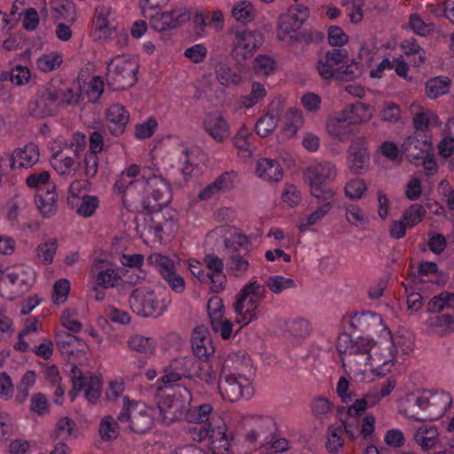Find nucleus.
<instances>
[{"mask_svg":"<svg viewBox=\"0 0 454 454\" xmlns=\"http://www.w3.org/2000/svg\"><path fill=\"white\" fill-rule=\"evenodd\" d=\"M148 196H142V206L150 215L149 226L157 235L165 228L172 229L176 213L167 206L171 200L169 184L160 177L153 178L148 184Z\"/></svg>","mask_w":454,"mask_h":454,"instance_id":"f257e3e1","label":"nucleus"},{"mask_svg":"<svg viewBox=\"0 0 454 454\" xmlns=\"http://www.w3.org/2000/svg\"><path fill=\"white\" fill-rule=\"evenodd\" d=\"M266 288L254 278L247 283L236 295L234 311L237 322L244 325L256 320L259 316V305L266 297Z\"/></svg>","mask_w":454,"mask_h":454,"instance_id":"f03ea898","label":"nucleus"},{"mask_svg":"<svg viewBox=\"0 0 454 454\" xmlns=\"http://www.w3.org/2000/svg\"><path fill=\"white\" fill-rule=\"evenodd\" d=\"M138 69L136 58L117 55L106 63V84L114 90H126L137 82Z\"/></svg>","mask_w":454,"mask_h":454,"instance_id":"7ed1b4c3","label":"nucleus"},{"mask_svg":"<svg viewBox=\"0 0 454 454\" xmlns=\"http://www.w3.org/2000/svg\"><path fill=\"white\" fill-rule=\"evenodd\" d=\"M154 415L153 408L124 396L122 409L118 414V421L120 424H126L127 428L136 434H145L153 427Z\"/></svg>","mask_w":454,"mask_h":454,"instance_id":"20e7f679","label":"nucleus"},{"mask_svg":"<svg viewBox=\"0 0 454 454\" xmlns=\"http://www.w3.org/2000/svg\"><path fill=\"white\" fill-rule=\"evenodd\" d=\"M375 342L372 340H365L358 337L354 340L348 333H343L336 340L338 351L342 366L348 364L349 366H365L371 359V349Z\"/></svg>","mask_w":454,"mask_h":454,"instance_id":"39448f33","label":"nucleus"},{"mask_svg":"<svg viewBox=\"0 0 454 454\" xmlns=\"http://www.w3.org/2000/svg\"><path fill=\"white\" fill-rule=\"evenodd\" d=\"M192 399L190 389L181 385H177L173 395L161 397L158 402L157 408L162 422L171 424L183 419H185Z\"/></svg>","mask_w":454,"mask_h":454,"instance_id":"423d86ee","label":"nucleus"},{"mask_svg":"<svg viewBox=\"0 0 454 454\" xmlns=\"http://www.w3.org/2000/svg\"><path fill=\"white\" fill-rule=\"evenodd\" d=\"M129 303L131 310L142 317L157 318L168 309L166 301L147 287L136 288L129 296Z\"/></svg>","mask_w":454,"mask_h":454,"instance_id":"0eeeda50","label":"nucleus"},{"mask_svg":"<svg viewBox=\"0 0 454 454\" xmlns=\"http://www.w3.org/2000/svg\"><path fill=\"white\" fill-rule=\"evenodd\" d=\"M176 363L183 366L185 378L197 379L207 389H215L218 382L217 373L207 360H199L192 356H185L176 360Z\"/></svg>","mask_w":454,"mask_h":454,"instance_id":"6e6552de","label":"nucleus"},{"mask_svg":"<svg viewBox=\"0 0 454 454\" xmlns=\"http://www.w3.org/2000/svg\"><path fill=\"white\" fill-rule=\"evenodd\" d=\"M191 19L189 9L177 5L169 11L157 12L149 17L151 27L159 33H166L182 27Z\"/></svg>","mask_w":454,"mask_h":454,"instance_id":"1a4fd4ad","label":"nucleus"},{"mask_svg":"<svg viewBox=\"0 0 454 454\" xmlns=\"http://www.w3.org/2000/svg\"><path fill=\"white\" fill-rule=\"evenodd\" d=\"M57 85L48 83L43 90L28 104L29 115L37 119H43L55 115L59 111Z\"/></svg>","mask_w":454,"mask_h":454,"instance_id":"9d476101","label":"nucleus"},{"mask_svg":"<svg viewBox=\"0 0 454 454\" xmlns=\"http://www.w3.org/2000/svg\"><path fill=\"white\" fill-rule=\"evenodd\" d=\"M233 34L235 38L232 54L239 62L251 58L264 41L263 35L257 30H236Z\"/></svg>","mask_w":454,"mask_h":454,"instance_id":"9b49d317","label":"nucleus"},{"mask_svg":"<svg viewBox=\"0 0 454 454\" xmlns=\"http://www.w3.org/2000/svg\"><path fill=\"white\" fill-rule=\"evenodd\" d=\"M309 17V10L303 4L291 5L286 12L278 16V38L284 41L290 33L300 29Z\"/></svg>","mask_w":454,"mask_h":454,"instance_id":"f8f14e48","label":"nucleus"},{"mask_svg":"<svg viewBox=\"0 0 454 454\" xmlns=\"http://www.w3.org/2000/svg\"><path fill=\"white\" fill-rule=\"evenodd\" d=\"M147 262L156 268L161 278L174 292L181 294L184 291L185 281L176 272L173 260L160 254H152L147 257Z\"/></svg>","mask_w":454,"mask_h":454,"instance_id":"ddd939ff","label":"nucleus"},{"mask_svg":"<svg viewBox=\"0 0 454 454\" xmlns=\"http://www.w3.org/2000/svg\"><path fill=\"white\" fill-rule=\"evenodd\" d=\"M215 388L219 390L223 398L230 402H237L241 397H250L253 388L249 380L240 374H230L223 380H218Z\"/></svg>","mask_w":454,"mask_h":454,"instance_id":"4468645a","label":"nucleus"},{"mask_svg":"<svg viewBox=\"0 0 454 454\" xmlns=\"http://www.w3.org/2000/svg\"><path fill=\"white\" fill-rule=\"evenodd\" d=\"M348 61L347 50L334 48L325 52L317 59L316 68L320 77L325 81H331L335 76L338 67Z\"/></svg>","mask_w":454,"mask_h":454,"instance_id":"2eb2a0df","label":"nucleus"},{"mask_svg":"<svg viewBox=\"0 0 454 454\" xmlns=\"http://www.w3.org/2000/svg\"><path fill=\"white\" fill-rule=\"evenodd\" d=\"M348 168L354 174H362L369 168L370 154L364 137L354 139L347 152Z\"/></svg>","mask_w":454,"mask_h":454,"instance_id":"dca6fc26","label":"nucleus"},{"mask_svg":"<svg viewBox=\"0 0 454 454\" xmlns=\"http://www.w3.org/2000/svg\"><path fill=\"white\" fill-rule=\"evenodd\" d=\"M71 378L73 382V391H85V397L90 403H95L101 394V380L98 377L93 376L87 378L82 374L81 370L73 365L71 369Z\"/></svg>","mask_w":454,"mask_h":454,"instance_id":"f3484780","label":"nucleus"},{"mask_svg":"<svg viewBox=\"0 0 454 454\" xmlns=\"http://www.w3.org/2000/svg\"><path fill=\"white\" fill-rule=\"evenodd\" d=\"M326 129L331 137L340 142H346L356 133V127L347 113L342 110L337 116L328 120Z\"/></svg>","mask_w":454,"mask_h":454,"instance_id":"a211bd4d","label":"nucleus"},{"mask_svg":"<svg viewBox=\"0 0 454 454\" xmlns=\"http://www.w3.org/2000/svg\"><path fill=\"white\" fill-rule=\"evenodd\" d=\"M430 151H432V145L425 134L411 135L402 145V152L410 160H420Z\"/></svg>","mask_w":454,"mask_h":454,"instance_id":"6ab92c4d","label":"nucleus"},{"mask_svg":"<svg viewBox=\"0 0 454 454\" xmlns=\"http://www.w3.org/2000/svg\"><path fill=\"white\" fill-rule=\"evenodd\" d=\"M129 121V112L120 104L112 105L106 111V126L109 132L114 137L124 133Z\"/></svg>","mask_w":454,"mask_h":454,"instance_id":"aec40b11","label":"nucleus"},{"mask_svg":"<svg viewBox=\"0 0 454 454\" xmlns=\"http://www.w3.org/2000/svg\"><path fill=\"white\" fill-rule=\"evenodd\" d=\"M153 177H149L146 182L141 180H133L121 173L116 180L114 191L118 194H122L123 201L133 199L137 191H142L143 196H148V184Z\"/></svg>","mask_w":454,"mask_h":454,"instance_id":"412c9836","label":"nucleus"},{"mask_svg":"<svg viewBox=\"0 0 454 454\" xmlns=\"http://www.w3.org/2000/svg\"><path fill=\"white\" fill-rule=\"evenodd\" d=\"M192 348L195 358L207 359L214 354L215 348L208 335L207 328L205 325L197 326L192 335Z\"/></svg>","mask_w":454,"mask_h":454,"instance_id":"4be33fe9","label":"nucleus"},{"mask_svg":"<svg viewBox=\"0 0 454 454\" xmlns=\"http://www.w3.org/2000/svg\"><path fill=\"white\" fill-rule=\"evenodd\" d=\"M335 176V167L328 161L308 168L304 174L305 180L309 185H327V183L333 180Z\"/></svg>","mask_w":454,"mask_h":454,"instance_id":"5701e85b","label":"nucleus"},{"mask_svg":"<svg viewBox=\"0 0 454 454\" xmlns=\"http://www.w3.org/2000/svg\"><path fill=\"white\" fill-rule=\"evenodd\" d=\"M203 126L205 131L215 141L222 143L230 137V125L219 114H209L206 116Z\"/></svg>","mask_w":454,"mask_h":454,"instance_id":"b1692460","label":"nucleus"},{"mask_svg":"<svg viewBox=\"0 0 454 454\" xmlns=\"http://www.w3.org/2000/svg\"><path fill=\"white\" fill-rule=\"evenodd\" d=\"M226 431V425L220 420L209 427L207 440L213 454H223L229 450L230 442Z\"/></svg>","mask_w":454,"mask_h":454,"instance_id":"393cba45","label":"nucleus"},{"mask_svg":"<svg viewBox=\"0 0 454 454\" xmlns=\"http://www.w3.org/2000/svg\"><path fill=\"white\" fill-rule=\"evenodd\" d=\"M206 267L211 275V290L219 293L223 289L226 277L223 272V262L217 255L207 254L204 258Z\"/></svg>","mask_w":454,"mask_h":454,"instance_id":"a878e982","label":"nucleus"},{"mask_svg":"<svg viewBox=\"0 0 454 454\" xmlns=\"http://www.w3.org/2000/svg\"><path fill=\"white\" fill-rule=\"evenodd\" d=\"M369 397L370 396L367 395L362 399L356 400V402L351 406H349L347 411V414L349 417L350 420H342L344 430L351 439H355L356 436V430L358 425V420L356 417H358L367 409Z\"/></svg>","mask_w":454,"mask_h":454,"instance_id":"bb28decb","label":"nucleus"},{"mask_svg":"<svg viewBox=\"0 0 454 454\" xmlns=\"http://www.w3.org/2000/svg\"><path fill=\"white\" fill-rule=\"evenodd\" d=\"M450 403L451 397L448 393H436L430 397V414L425 418H416L415 416H411V418L418 421L437 419L443 416Z\"/></svg>","mask_w":454,"mask_h":454,"instance_id":"cd10ccee","label":"nucleus"},{"mask_svg":"<svg viewBox=\"0 0 454 454\" xmlns=\"http://www.w3.org/2000/svg\"><path fill=\"white\" fill-rule=\"evenodd\" d=\"M54 190L55 185H49L40 189L35 197L37 207L43 217H50L56 212L57 194Z\"/></svg>","mask_w":454,"mask_h":454,"instance_id":"c85d7f7f","label":"nucleus"},{"mask_svg":"<svg viewBox=\"0 0 454 454\" xmlns=\"http://www.w3.org/2000/svg\"><path fill=\"white\" fill-rule=\"evenodd\" d=\"M185 419L190 423L209 426L215 424V421H219V418L213 414V406L210 403H203L194 408L190 406Z\"/></svg>","mask_w":454,"mask_h":454,"instance_id":"c756f323","label":"nucleus"},{"mask_svg":"<svg viewBox=\"0 0 454 454\" xmlns=\"http://www.w3.org/2000/svg\"><path fill=\"white\" fill-rule=\"evenodd\" d=\"M256 173L261 178L269 182H279L283 176L279 162L268 158H262L258 160Z\"/></svg>","mask_w":454,"mask_h":454,"instance_id":"7c9ffc66","label":"nucleus"},{"mask_svg":"<svg viewBox=\"0 0 454 454\" xmlns=\"http://www.w3.org/2000/svg\"><path fill=\"white\" fill-rule=\"evenodd\" d=\"M51 8L54 20H63L72 25L76 20V8L72 0H52Z\"/></svg>","mask_w":454,"mask_h":454,"instance_id":"2f4dec72","label":"nucleus"},{"mask_svg":"<svg viewBox=\"0 0 454 454\" xmlns=\"http://www.w3.org/2000/svg\"><path fill=\"white\" fill-rule=\"evenodd\" d=\"M372 106L362 102L351 104L343 109L344 113H347V115L349 116L356 127L361 123L369 121L372 117Z\"/></svg>","mask_w":454,"mask_h":454,"instance_id":"473e14b6","label":"nucleus"},{"mask_svg":"<svg viewBox=\"0 0 454 454\" xmlns=\"http://www.w3.org/2000/svg\"><path fill=\"white\" fill-rule=\"evenodd\" d=\"M39 153L34 145H26L24 148H18L14 150L10 160L12 161V168H14L16 160H20V168H28L38 160Z\"/></svg>","mask_w":454,"mask_h":454,"instance_id":"72a5a7b5","label":"nucleus"},{"mask_svg":"<svg viewBox=\"0 0 454 454\" xmlns=\"http://www.w3.org/2000/svg\"><path fill=\"white\" fill-rule=\"evenodd\" d=\"M232 187V181L231 179L229 173H224L219 176L212 184L206 186L200 193L199 199L201 200H206L215 194H217L220 191L230 190Z\"/></svg>","mask_w":454,"mask_h":454,"instance_id":"f704fd0d","label":"nucleus"},{"mask_svg":"<svg viewBox=\"0 0 454 454\" xmlns=\"http://www.w3.org/2000/svg\"><path fill=\"white\" fill-rule=\"evenodd\" d=\"M451 80L448 76H435L426 82V94L430 98H436L447 94L450 90Z\"/></svg>","mask_w":454,"mask_h":454,"instance_id":"c9c22d12","label":"nucleus"},{"mask_svg":"<svg viewBox=\"0 0 454 454\" xmlns=\"http://www.w3.org/2000/svg\"><path fill=\"white\" fill-rule=\"evenodd\" d=\"M231 15L238 22L247 25L255 19L256 10L252 3L246 0L239 1L233 4Z\"/></svg>","mask_w":454,"mask_h":454,"instance_id":"e433bc0d","label":"nucleus"},{"mask_svg":"<svg viewBox=\"0 0 454 454\" xmlns=\"http://www.w3.org/2000/svg\"><path fill=\"white\" fill-rule=\"evenodd\" d=\"M119 423L120 422L118 421V418L115 419L111 415L105 416L101 419L98 427V434L100 438L105 442L116 439L119 435Z\"/></svg>","mask_w":454,"mask_h":454,"instance_id":"4c0bfd02","label":"nucleus"},{"mask_svg":"<svg viewBox=\"0 0 454 454\" xmlns=\"http://www.w3.org/2000/svg\"><path fill=\"white\" fill-rule=\"evenodd\" d=\"M226 268L231 275L241 278L247 272L249 262L239 253L229 254Z\"/></svg>","mask_w":454,"mask_h":454,"instance_id":"58836bf2","label":"nucleus"},{"mask_svg":"<svg viewBox=\"0 0 454 454\" xmlns=\"http://www.w3.org/2000/svg\"><path fill=\"white\" fill-rule=\"evenodd\" d=\"M362 65L355 59L351 63L341 64L338 67V71L333 77L334 80L350 82L362 75Z\"/></svg>","mask_w":454,"mask_h":454,"instance_id":"ea45409f","label":"nucleus"},{"mask_svg":"<svg viewBox=\"0 0 454 454\" xmlns=\"http://www.w3.org/2000/svg\"><path fill=\"white\" fill-rule=\"evenodd\" d=\"M128 347L145 356H151L155 350V342L151 338H146L142 335H134L129 338Z\"/></svg>","mask_w":454,"mask_h":454,"instance_id":"a19ab883","label":"nucleus"},{"mask_svg":"<svg viewBox=\"0 0 454 454\" xmlns=\"http://www.w3.org/2000/svg\"><path fill=\"white\" fill-rule=\"evenodd\" d=\"M57 248V239H51L47 242L38 245L35 248L37 261L44 265L52 263Z\"/></svg>","mask_w":454,"mask_h":454,"instance_id":"79ce46f5","label":"nucleus"},{"mask_svg":"<svg viewBox=\"0 0 454 454\" xmlns=\"http://www.w3.org/2000/svg\"><path fill=\"white\" fill-rule=\"evenodd\" d=\"M224 248L228 251V254L239 253L241 249L249 251L250 241L249 239L239 232L231 234L229 238H225L223 240Z\"/></svg>","mask_w":454,"mask_h":454,"instance_id":"37998d69","label":"nucleus"},{"mask_svg":"<svg viewBox=\"0 0 454 454\" xmlns=\"http://www.w3.org/2000/svg\"><path fill=\"white\" fill-rule=\"evenodd\" d=\"M454 307V294L442 292L440 294L433 297L427 303V311L436 313L447 308Z\"/></svg>","mask_w":454,"mask_h":454,"instance_id":"c03bdc74","label":"nucleus"},{"mask_svg":"<svg viewBox=\"0 0 454 454\" xmlns=\"http://www.w3.org/2000/svg\"><path fill=\"white\" fill-rule=\"evenodd\" d=\"M215 73L217 80L224 86H229L231 84L237 85L242 81V77L239 74L224 64H218L216 66Z\"/></svg>","mask_w":454,"mask_h":454,"instance_id":"a18cd8bd","label":"nucleus"},{"mask_svg":"<svg viewBox=\"0 0 454 454\" xmlns=\"http://www.w3.org/2000/svg\"><path fill=\"white\" fill-rule=\"evenodd\" d=\"M267 95L264 86L257 82L252 83L251 92L241 97V104L246 108H250L262 100Z\"/></svg>","mask_w":454,"mask_h":454,"instance_id":"49530a36","label":"nucleus"},{"mask_svg":"<svg viewBox=\"0 0 454 454\" xmlns=\"http://www.w3.org/2000/svg\"><path fill=\"white\" fill-rule=\"evenodd\" d=\"M277 126V116L273 114H267L257 121L255 130L261 137H266L273 132Z\"/></svg>","mask_w":454,"mask_h":454,"instance_id":"de8ad7c7","label":"nucleus"},{"mask_svg":"<svg viewBox=\"0 0 454 454\" xmlns=\"http://www.w3.org/2000/svg\"><path fill=\"white\" fill-rule=\"evenodd\" d=\"M437 431L434 427L429 429L420 427L414 434L415 442L423 450H427L434 445Z\"/></svg>","mask_w":454,"mask_h":454,"instance_id":"09e8293b","label":"nucleus"},{"mask_svg":"<svg viewBox=\"0 0 454 454\" xmlns=\"http://www.w3.org/2000/svg\"><path fill=\"white\" fill-rule=\"evenodd\" d=\"M331 209L332 205H329V203L322 204L315 212L310 214L305 219L300 220L298 224L299 230L301 231H305L310 225H314L321 220Z\"/></svg>","mask_w":454,"mask_h":454,"instance_id":"8fccbe9b","label":"nucleus"},{"mask_svg":"<svg viewBox=\"0 0 454 454\" xmlns=\"http://www.w3.org/2000/svg\"><path fill=\"white\" fill-rule=\"evenodd\" d=\"M118 279L119 276L114 270H102L97 275L96 285L93 286V290L97 291L98 287L103 289L114 287Z\"/></svg>","mask_w":454,"mask_h":454,"instance_id":"3c124183","label":"nucleus"},{"mask_svg":"<svg viewBox=\"0 0 454 454\" xmlns=\"http://www.w3.org/2000/svg\"><path fill=\"white\" fill-rule=\"evenodd\" d=\"M265 288L268 287L274 294H280L283 290L294 288V281L292 278L282 276H270L265 283Z\"/></svg>","mask_w":454,"mask_h":454,"instance_id":"603ef678","label":"nucleus"},{"mask_svg":"<svg viewBox=\"0 0 454 454\" xmlns=\"http://www.w3.org/2000/svg\"><path fill=\"white\" fill-rule=\"evenodd\" d=\"M61 63L62 58L57 52L44 54L37 59L38 68L44 73L55 70Z\"/></svg>","mask_w":454,"mask_h":454,"instance_id":"864d4df0","label":"nucleus"},{"mask_svg":"<svg viewBox=\"0 0 454 454\" xmlns=\"http://www.w3.org/2000/svg\"><path fill=\"white\" fill-rule=\"evenodd\" d=\"M310 410L317 419L322 420L331 412L332 403L327 398L319 396L312 400Z\"/></svg>","mask_w":454,"mask_h":454,"instance_id":"5fc2aeb1","label":"nucleus"},{"mask_svg":"<svg viewBox=\"0 0 454 454\" xmlns=\"http://www.w3.org/2000/svg\"><path fill=\"white\" fill-rule=\"evenodd\" d=\"M310 192L314 198L321 201L322 204H327L333 206L334 201L335 192L328 185H315L310 184Z\"/></svg>","mask_w":454,"mask_h":454,"instance_id":"6e6d98bb","label":"nucleus"},{"mask_svg":"<svg viewBox=\"0 0 454 454\" xmlns=\"http://www.w3.org/2000/svg\"><path fill=\"white\" fill-rule=\"evenodd\" d=\"M426 214V210L421 205L413 204L403 214V220L410 228L419 223Z\"/></svg>","mask_w":454,"mask_h":454,"instance_id":"4d7b16f0","label":"nucleus"},{"mask_svg":"<svg viewBox=\"0 0 454 454\" xmlns=\"http://www.w3.org/2000/svg\"><path fill=\"white\" fill-rule=\"evenodd\" d=\"M367 185L364 179L355 178L347 183L345 186V195L352 200L361 199Z\"/></svg>","mask_w":454,"mask_h":454,"instance_id":"13d9d810","label":"nucleus"},{"mask_svg":"<svg viewBox=\"0 0 454 454\" xmlns=\"http://www.w3.org/2000/svg\"><path fill=\"white\" fill-rule=\"evenodd\" d=\"M30 411L38 416H45L50 412V404L46 396L42 393H36L30 399Z\"/></svg>","mask_w":454,"mask_h":454,"instance_id":"bf43d9fd","label":"nucleus"},{"mask_svg":"<svg viewBox=\"0 0 454 454\" xmlns=\"http://www.w3.org/2000/svg\"><path fill=\"white\" fill-rule=\"evenodd\" d=\"M431 118L436 119V116L430 111H422L414 114L412 123L415 128L414 134L424 135L428 128Z\"/></svg>","mask_w":454,"mask_h":454,"instance_id":"052dcab7","label":"nucleus"},{"mask_svg":"<svg viewBox=\"0 0 454 454\" xmlns=\"http://www.w3.org/2000/svg\"><path fill=\"white\" fill-rule=\"evenodd\" d=\"M286 326L294 337H305L309 333V324L302 318L288 320L286 322Z\"/></svg>","mask_w":454,"mask_h":454,"instance_id":"680f3d73","label":"nucleus"},{"mask_svg":"<svg viewBox=\"0 0 454 454\" xmlns=\"http://www.w3.org/2000/svg\"><path fill=\"white\" fill-rule=\"evenodd\" d=\"M70 290L68 280L62 278L55 282L53 286L52 301L55 304H60L67 301Z\"/></svg>","mask_w":454,"mask_h":454,"instance_id":"e2e57ef3","label":"nucleus"},{"mask_svg":"<svg viewBox=\"0 0 454 454\" xmlns=\"http://www.w3.org/2000/svg\"><path fill=\"white\" fill-rule=\"evenodd\" d=\"M345 216L347 221L355 226L364 225L367 223V219L364 216L363 209L355 205L346 207Z\"/></svg>","mask_w":454,"mask_h":454,"instance_id":"0e129e2a","label":"nucleus"},{"mask_svg":"<svg viewBox=\"0 0 454 454\" xmlns=\"http://www.w3.org/2000/svg\"><path fill=\"white\" fill-rule=\"evenodd\" d=\"M158 126L155 118L151 117L143 123L137 124L135 127V136L139 139L151 137Z\"/></svg>","mask_w":454,"mask_h":454,"instance_id":"69168bd1","label":"nucleus"},{"mask_svg":"<svg viewBox=\"0 0 454 454\" xmlns=\"http://www.w3.org/2000/svg\"><path fill=\"white\" fill-rule=\"evenodd\" d=\"M380 119L387 122H397L401 119L399 106L394 102L385 103L383 109L380 111Z\"/></svg>","mask_w":454,"mask_h":454,"instance_id":"338daca9","label":"nucleus"},{"mask_svg":"<svg viewBox=\"0 0 454 454\" xmlns=\"http://www.w3.org/2000/svg\"><path fill=\"white\" fill-rule=\"evenodd\" d=\"M98 199L96 196H83L82 203L77 209V213L84 217H89L93 215L98 207Z\"/></svg>","mask_w":454,"mask_h":454,"instance_id":"774afa93","label":"nucleus"}]
</instances>
